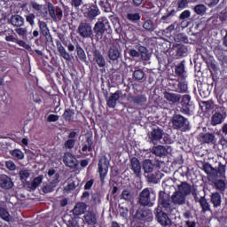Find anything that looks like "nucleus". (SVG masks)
<instances>
[{
  "instance_id": "nucleus-1",
  "label": "nucleus",
  "mask_w": 227,
  "mask_h": 227,
  "mask_svg": "<svg viewBox=\"0 0 227 227\" xmlns=\"http://www.w3.org/2000/svg\"><path fill=\"white\" fill-rule=\"evenodd\" d=\"M38 13H40L43 19H45L47 15H50L54 22H59V20L63 19V10L59 7L55 8L54 4L51 3L48 4V10L47 7L43 5L42 10H39Z\"/></svg>"
},
{
  "instance_id": "nucleus-2",
  "label": "nucleus",
  "mask_w": 227,
  "mask_h": 227,
  "mask_svg": "<svg viewBox=\"0 0 227 227\" xmlns=\"http://www.w3.org/2000/svg\"><path fill=\"white\" fill-rule=\"evenodd\" d=\"M83 17L89 20H95L100 15L101 12L96 4H86L82 9Z\"/></svg>"
},
{
  "instance_id": "nucleus-3",
  "label": "nucleus",
  "mask_w": 227,
  "mask_h": 227,
  "mask_svg": "<svg viewBox=\"0 0 227 227\" xmlns=\"http://www.w3.org/2000/svg\"><path fill=\"white\" fill-rule=\"evenodd\" d=\"M156 196L150 189H144L139 195V203L142 207H153V201H155Z\"/></svg>"
},
{
  "instance_id": "nucleus-4",
  "label": "nucleus",
  "mask_w": 227,
  "mask_h": 227,
  "mask_svg": "<svg viewBox=\"0 0 227 227\" xmlns=\"http://www.w3.org/2000/svg\"><path fill=\"white\" fill-rule=\"evenodd\" d=\"M172 127L176 130H182L185 132V130H189V120L184 117L181 114H174L172 117Z\"/></svg>"
},
{
  "instance_id": "nucleus-5",
  "label": "nucleus",
  "mask_w": 227,
  "mask_h": 227,
  "mask_svg": "<svg viewBox=\"0 0 227 227\" xmlns=\"http://www.w3.org/2000/svg\"><path fill=\"white\" fill-rule=\"evenodd\" d=\"M148 142L153 145H159L164 137V130L160 128H154L147 134Z\"/></svg>"
},
{
  "instance_id": "nucleus-6",
  "label": "nucleus",
  "mask_w": 227,
  "mask_h": 227,
  "mask_svg": "<svg viewBox=\"0 0 227 227\" xmlns=\"http://www.w3.org/2000/svg\"><path fill=\"white\" fill-rule=\"evenodd\" d=\"M78 34L82 38H91V36H93L91 24L86 21H82L78 27Z\"/></svg>"
},
{
  "instance_id": "nucleus-7",
  "label": "nucleus",
  "mask_w": 227,
  "mask_h": 227,
  "mask_svg": "<svg viewBox=\"0 0 227 227\" xmlns=\"http://www.w3.org/2000/svg\"><path fill=\"white\" fill-rule=\"evenodd\" d=\"M108 171H109V160L107 159V157L104 156L99 160V162H98V173H99V176L102 184H104V180H106V176H107Z\"/></svg>"
},
{
  "instance_id": "nucleus-8",
  "label": "nucleus",
  "mask_w": 227,
  "mask_h": 227,
  "mask_svg": "<svg viewBox=\"0 0 227 227\" xmlns=\"http://www.w3.org/2000/svg\"><path fill=\"white\" fill-rule=\"evenodd\" d=\"M156 219L161 226H171V219L168 216V215L162 212V208L160 206H158L155 209Z\"/></svg>"
},
{
  "instance_id": "nucleus-9",
  "label": "nucleus",
  "mask_w": 227,
  "mask_h": 227,
  "mask_svg": "<svg viewBox=\"0 0 227 227\" xmlns=\"http://www.w3.org/2000/svg\"><path fill=\"white\" fill-rule=\"evenodd\" d=\"M158 203L165 208L166 212L173 214V210H175V208L171 207V204L169 203V197L166 192H160Z\"/></svg>"
},
{
  "instance_id": "nucleus-10",
  "label": "nucleus",
  "mask_w": 227,
  "mask_h": 227,
  "mask_svg": "<svg viewBox=\"0 0 227 227\" xmlns=\"http://www.w3.org/2000/svg\"><path fill=\"white\" fill-rule=\"evenodd\" d=\"M181 113L183 114H192L194 113V106L191 105V96L184 95L183 97Z\"/></svg>"
},
{
  "instance_id": "nucleus-11",
  "label": "nucleus",
  "mask_w": 227,
  "mask_h": 227,
  "mask_svg": "<svg viewBox=\"0 0 227 227\" xmlns=\"http://www.w3.org/2000/svg\"><path fill=\"white\" fill-rule=\"evenodd\" d=\"M107 18L103 17L99 19V20L94 25V33L98 36H104V33H106V24H107Z\"/></svg>"
},
{
  "instance_id": "nucleus-12",
  "label": "nucleus",
  "mask_w": 227,
  "mask_h": 227,
  "mask_svg": "<svg viewBox=\"0 0 227 227\" xmlns=\"http://www.w3.org/2000/svg\"><path fill=\"white\" fill-rule=\"evenodd\" d=\"M173 149H171V146L169 145H157L153 147L151 150L152 153L153 155H156L157 157H164L165 155H168V153H171Z\"/></svg>"
},
{
  "instance_id": "nucleus-13",
  "label": "nucleus",
  "mask_w": 227,
  "mask_h": 227,
  "mask_svg": "<svg viewBox=\"0 0 227 227\" xmlns=\"http://www.w3.org/2000/svg\"><path fill=\"white\" fill-rule=\"evenodd\" d=\"M108 58L111 61H118L121 58V51L118 49V45L113 44L108 50Z\"/></svg>"
},
{
  "instance_id": "nucleus-14",
  "label": "nucleus",
  "mask_w": 227,
  "mask_h": 227,
  "mask_svg": "<svg viewBox=\"0 0 227 227\" xmlns=\"http://www.w3.org/2000/svg\"><path fill=\"white\" fill-rule=\"evenodd\" d=\"M92 56L93 62L96 63L99 68H104V67H106V59L100 51L95 50L92 53Z\"/></svg>"
},
{
  "instance_id": "nucleus-15",
  "label": "nucleus",
  "mask_w": 227,
  "mask_h": 227,
  "mask_svg": "<svg viewBox=\"0 0 227 227\" xmlns=\"http://www.w3.org/2000/svg\"><path fill=\"white\" fill-rule=\"evenodd\" d=\"M64 164L68 168H77L79 166V161L77 158L72 155L70 153H67L64 155Z\"/></svg>"
},
{
  "instance_id": "nucleus-16",
  "label": "nucleus",
  "mask_w": 227,
  "mask_h": 227,
  "mask_svg": "<svg viewBox=\"0 0 227 227\" xmlns=\"http://www.w3.org/2000/svg\"><path fill=\"white\" fill-rule=\"evenodd\" d=\"M164 98L169 102V104H178L182 100V95L176 94L171 91L164 92Z\"/></svg>"
},
{
  "instance_id": "nucleus-17",
  "label": "nucleus",
  "mask_w": 227,
  "mask_h": 227,
  "mask_svg": "<svg viewBox=\"0 0 227 227\" xmlns=\"http://www.w3.org/2000/svg\"><path fill=\"white\" fill-rule=\"evenodd\" d=\"M224 120H226V114L224 113L215 112L211 117V125H213V127L221 125Z\"/></svg>"
},
{
  "instance_id": "nucleus-18",
  "label": "nucleus",
  "mask_w": 227,
  "mask_h": 227,
  "mask_svg": "<svg viewBox=\"0 0 227 227\" xmlns=\"http://www.w3.org/2000/svg\"><path fill=\"white\" fill-rule=\"evenodd\" d=\"M185 195L181 193L180 192H175L172 196H171V200H172V203H174V205H184L185 203Z\"/></svg>"
},
{
  "instance_id": "nucleus-19",
  "label": "nucleus",
  "mask_w": 227,
  "mask_h": 227,
  "mask_svg": "<svg viewBox=\"0 0 227 227\" xmlns=\"http://www.w3.org/2000/svg\"><path fill=\"white\" fill-rule=\"evenodd\" d=\"M56 45L59 52V56L63 58L66 61H72V56H70V53H68V51H67V49L63 47V44H61V42L57 41Z\"/></svg>"
},
{
  "instance_id": "nucleus-20",
  "label": "nucleus",
  "mask_w": 227,
  "mask_h": 227,
  "mask_svg": "<svg viewBox=\"0 0 227 227\" xmlns=\"http://www.w3.org/2000/svg\"><path fill=\"white\" fill-rule=\"evenodd\" d=\"M200 139L201 143H207V145H215L217 143L215 136L212 133L201 134L200 135Z\"/></svg>"
},
{
  "instance_id": "nucleus-21",
  "label": "nucleus",
  "mask_w": 227,
  "mask_h": 227,
  "mask_svg": "<svg viewBox=\"0 0 227 227\" xmlns=\"http://www.w3.org/2000/svg\"><path fill=\"white\" fill-rule=\"evenodd\" d=\"M10 22L14 27H22L25 24V20L22 16L15 14L11 17Z\"/></svg>"
},
{
  "instance_id": "nucleus-22",
  "label": "nucleus",
  "mask_w": 227,
  "mask_h": 227,
  "mask_svg": "<svg viewBox=\"0 0 227 227\" xmlns=\"http://www.w3.org/2000/svg\"><path fill=\"white\" fill-rule=\"evenodd\" d=\"M118 100H120V90L115 91L107 99L108 107H111L112 109H114V107H116V102H118Z\"/></svg>"
},
{
  "instance_id": "nucleus-23",
  "label": "nucleus",
  "mask_w": 227,
  "mask_h": 227,
  "mask_svg": "<svg viewBox=\"0 0 227 227\" xmlns=\"http://www.w3.org/2000/svg\"><path fill=\"white\" fill-rule=\"evenodd\" d=\"M86 208H88V206H86V203L79 202L74 207L73 214L74 215H82V214L86 212Z\"/></svg>"
},
{
  "instance_id": "nucleus-24",
  "label": "nucleus",
  "mask_w": 227,
  "mask_h": 227,
  "mask_svg": "<svg viewBox=\"0 0 227 227\" xmlns=\"http://www.w3.org/2000/svg\"><path fill=\"white\" fill-rule=\"evenodd\" d=\"M0 187L3 189H12L13 187V182L8 176H3L0 179Z\"/></svg>"
},
{
  "instance_id": "nucleus-25",
  "label": "nucleus",
  "mask_w": 227,
  "mask_h": 227,
  "mask_svg": "<svg viewBox=\"0 0 227 227\" xmlns=\"http://www.w3.org/2000/svg\"><path fill=\"white\" fill-rule=\"evenodd\" d=\"M131 169L137 176H139L141 173V163L137 158L131 160Z\"/></svg>"
},
{
  "instance_id": "nucleus-26",
  "label": "nucleus",
  "mask_w": 227,
  "mask_h": 227,
  "mask_svg": "<svg viewBox=\"0 0 227 227\" xmlns=\"http://www.w3.org/2000/svg\"><path fill=\"white\" fill-rule=\"evenodd\" d=\"M177 187V192H180L184 196H188V194H191V185H189V184H187L186 182L181 183V184H179Z\"/></svg>"
},
{
  "instance_id": "nucleus-27",
  "label": "nucleus",
  "mask_w": 227,
  "mask_h": 227,
  "mask_svg": "<svg viewBox=\"0 0 227 227\" xmlns=\"http://www.w3.org/2000/svg\"><path fill=\"white\" fill-rule=\"evenodd\" d=\"M85 222L87 224H90V226H93L97 224V215L93 212H89L85 216H84Z\"/></svg>"
},
{
  "instance_id": "nucleus-28",
  "label": "nucleus",
  "mask_w": 227,
  "mask_h": 227,
  "mask_svg": "<svg viewBox=\"0 0 227 227\" xmlns=\"http://www.w3.org/2000/svg\"><path fill=\"white\" fill-rule=\"evenodd\" d=\"M221 194L219 192H215L211 195V203L217 208V207H221Z\"/></svg>"
},
{
  "instance_id": "nucleus-29",
  "label": "nucleus",
  "mask_w": 227,
  "mask_h": 227,
  "mask_svg": "<svg viewBox=\"0 0 227 227\" xmlns=\"http://www.w3.org/2000/svg\"><path fill=\"white\" fill-rule=\"evenodd\" d=\"M138 51L140 52L143 61L150 60L151 56H150V53L148 52V49H146V47L139 46Z\"/></svg>"
},
{
  "instance_id": "nucleus-30",
  "label": "nucleus",
  "mask_w": 227,
  "mask_h": 227,
  "mask_svg": "<svg viewBox=\"0 0 227 227\" xmlns=\"http://www.w3.org/2000/svg\"><path fill=\"white\" fill-rule=\"evenodd\" d=\"M0 217L4 221H6V223H10L13 219V217H12V215H10L8 210H6L5 208H3V207H0Z\"/></svg>"
},
{
  "instance_id": "nucleus-31",
  "label": "nucleus",
  "mask_w": 227,
  "mask_h": 227,
  "mask_svg": "<svg viewBox=\"0 0 227 227\" xmlns=\"http://www.w3.org/2000/svg\"><path fill=\"white\" fill-rule=\"evenodd\" d=\"M154 165L150 160H144L143 169L145 173H152L153 171Z\"/></svg>"
},
{
  "instance_id": "nucleus-32",
  "label": "nucleus",
  "mask_w": 227,
  "mask_h": 227,
  "mask_svg": "<svg viewBox=\"0 0 227 227\" xmlns=\"http://www.w3.org/2000/svg\"><path fill=\"white\" fill-rule=\"evenodd\" d=\"M38 24H39V28H40L42 35L43 36H49L51 32L49 31L47 23H45L44 21L39 20Z\"/></svg>"
},
{
  "instance_id": "nucleus-33",
  "label": "nucleus",
  "mask_w": 227,
  "mask_h": 227,
  "mask_svg": "<svg viewBox=\"0 0 227 227\" xmlns=\"http://www.w3.org/2000/svg\"><path fill=\"white\" fill-rule=\"evenodd\" d=\"M74 116H75V112L72 109H67L65 110L62 117L66 121H72L74 120Z\"/></svg>"
},
{
  "instance_id": "nucleus-34",
  "label": "nucleus",
  "mask_w": 227,
  "mask_h": 227,
  "mask_svg": "<svg viewBox=\"0 0 227 227\" xmlns=\"http://www.w3.org/2000/svg\"><path fill=\"white\" fill-rule=\"evenodd\" d=\"M131 102H133V104H137V106H145V104H146V97L143 95L137 96L131 98Z\"/></svg>"
},
{
  "instance_id": "nucleus-35",
  "label": "nucleus",
  "mask_w": 227,
  "mask_h": 227,
  "mask_svg": "<svg viewBox=\"0 0 227 227\" xmlns=\"http://www.w3.org/2000/svg\"><path fill=\"white\" fill-rule=\"evenodd\" d=\"M214 185L217 191H226V182L223 179H218L214 182Z\"/></svg>"
},
{
  "instance_id": "nucleus-36",
  "label": "nucleus",
  "mask_w": 227,
  "mask_h": 227,
  "mask_svg": "<svg viewBox=\"0 0 227 227\" xmlns=\"http://www.w3.org/2000/svg\"><path fill=\"white\" fill-rule=\"evenodd\" d=\"M143 27L145 29V31H155V23H153L152 20H147L143 24Z\"/></svg>"
},
{
  "instance_id": "nucleus-37",
  "label": "nucleus",
  "mask_w": 227,
  "mask_h": 227,
  "mask_svg": "<svg viewBox=\"0 0 227 227\" xmlns=\"http://www.w3.org/2000/svg\"><path fill=\"white\" fill-rule=\"evenodd\" d=\"M193 10L197 15H205L207 12V6H205V4H197Z\"/></svg>"
},
{
  "instance_id": "nucleus-38",
  "label": "nucleus",
  "mask_w": 227,
  "mask_h": 227,
  "mask_svg": "<svg viewBox=\"0 0 227 227\" xmlns=\"http://www.w3.org/2000/svg\"><path fill=\"white\" fill-rule=\"evenodd\" d=\"M126 19H128L129 22H137L141 20V15L139 13H128Z\"/></svg>"
},
{
  "instance_id": "nucleus-39",
  "label": "nucleus",
  "mask_w": 227,
  "mask_h": 227,
  "mask_svg": "<svg viewBox=\"0 0 227 227\" xmlns=\"http://www.w3.org/2000/svg\"><path fill=\"white\" fill-rule=\"evenodd\" d=\"M11 155L13 159H17L18 160H22V159H24V153L19 149L12 151Z\"/></svg>"
},
{
  "instance_id": "nucleus-40",
  "label": "nucleus",
  "mask_w": 227,
  "mask_h": 227,
  "mask_svg": "<svg viewBox=\"0 0 227 227\" xmlns=\"http://www.w3.org/2000/svg\"><path fill=\"white\" fill-rule=\"evenodd\" d=\"M175 72L176 75H184L185 74V64L184 61L176 67Z\"/></svg>"
},
{
  "instance_id": "nucleus-41",
  "label": "nucleus",
  "mask_w": 227,
  "mask_h": 227,
  "mask_svg": "<svg viewBox=\"0 0 227 227\" xmlns=\"http://www.w3.org/2000/svg\"><path fill=\"white\" fill-rule=\"evenodd\" d=\"M200 205L203 212H208V210H210V204H208V202L207 201V199H205L204 197L200 198Z\"/></svg>"
},
{
  "instance_id": "nucleus-42",
  "label": "nucleus",
  "mask_w": 227,
  "mask_h": 227,
  "mask_svg": "<svg viewBox=\"0 0 227 227\" xmlns=\"http://www.w3.org/2000/svg\"><path fill=\"white\" fill-rule=\"evenodd\" d=\"M29 176H31V172H29V170L22 169L20 171V177L21 182H27Z\"/></svg>"
},
{
  "instance_id": "nucleus-43",
  "label": "nucleus",
  "mask_w": 227,
  "mask_h": 227,
  "mask_svg": "<svg viewBox=\"0 0 227 227\" xmlns=\"http://www.w3.org/2000/svg\"><path fill=\"white\" fill-rule=\"evenodd\" d=\"M43 182V176H39L35 177L32 183H31V188L32 189H36L37 187L40 186V184Z\"/></svg>"
},
{
  "instance_id": "nucleus-44",
  "label": "nucleus",
  "mask_w": 227,
  "mask_h": 227,
  "mask_svg": "<svg viewBox=\"0 0 227 227\" xmlns=\"http://www.w3.org/2000/svg\"><path fill=\"white\" fill-rule=\"evenodd\" d=\"M133 76L136 81H143L145 79V72L141 69L136 70Z\"/></svg>"
},
{
  "instance_id": "nucleus-45",
  "label": "nucleus",
  "mask_w": 227,
  "mask_h": 227,
  "mask_svg": "<svg viewBox=\"0 0 227 227\" xmlns=\"http://www.w3.org/2000/svg\"><path fill=\"white\" fill-rule=\"evenodd\" d=\"M15 31L17 35H19V36H22V38H26V36H27V28L26 27H17Z\"/></svg>"
},
{
  "instance_id": "nucleus-46",
  "label": "nucleus",
  "mask_w": 227,
  "mask_h": 227,
  "mask_svg": "<svg viewBox=\"0 0 227 227\" xmlns=\"http://www.w3.org/2000/svg\"><path fill=\"white\" fill-rule=\"evenodd\" d=\"M187 83L185 82H180L178 83V89L176 90L177 93H187Z\"/></svg>"
},
{
  "instance_id": "nucleus-47",
  "label": "nucleus",
  "mask_w": 227,
  "mask_h": 227,
  "mask_svg": "<svg viewBox=\"0 0 227 227\" xmlns=\"http://www.w3.org/2000/svg\"><path fill=\"white\" fill-rule=\"evenodd\" d=\"M54 189H56V186L50 182L49 184L43 187V192H44V194H49V192H52Z\"/></svg>"
},
{
  "instance_id": "nucleus-48",
  "label": "nucleus",
  "mask_w": 227,
  "mask_h": 227,
  "mask_svg": "<svg viewBox=\"0 0 227 227\" xmlns=\"http://www.w3.org/2000/svg\"><path fill=\"white\" fill-rule=\"evenodd\" d=\"M203 171H205L207 173V175H214V173H215V168H213L212 165L210 164H205L203 166Z\"/></svg>"
},
{
  "instance_id": "nucleus-49",
  "label": "nucleus",
  "mask_w": 227,
  "mask_h": 227,
  "mask_svg": "<svg viewBox=\"0 0 227 227\" xmlns=\"http://www.w3.org/2000/svg\"><path fill=\"white\" fill-rule=\"evenodd\" d=\"M121 199L125 200L126 201H130L132 200V193L129 190H124L121 192Z\"/></svg>"
},
{
  "instance_id": "nucleus-50",
  "label": "nucleus",
  "mask_w": 227,
  "mask_h": 227,
  "mask_svg": "<svg viewBox=\"0 0 227 227\" xmlns=\"http://www.w3.org/2000/svg\"><path fill=\"white\" fill-rule=\"evenodd\" d=\"M217 173L222 178H226V167L223 164H220L217 168Z\"/></svg>"
},
{
  "instance_id": "nucleus-51",
  "label": "nucleus",
  "mask_w": 227,
  "mask_h": 227,
  "mask_svg": "<svg viewBox=\"0 0 227 227\" xmlns=\"http://www.w3.org/2000/svg\"><path fill=\"white\" fill-rule=\"evenodd\" d=\"M64 146L67 150H72V148H74V146H75V140L69 138L67 141L65 142Z\"/></svg>"
},
{
  "instance_id": "nucleus-52",
  "label": "nucleus",
  "mask_w": 227,
  "mask_h": 227,
  "mask_svg": "<svg viewBox=\"0 0 227 227\" xmlns=\"http://www.w3.org/2000/svg\"><path fill=\"white\" fill-rule=\"evenodd\" d=\"M71 6L74 10H79L82 6V0H71Z\"/></svg>"
},
{
  "instance_id": "nucleus-53",
  "label": "nucleus",
  "mask_w": 227,
  "mask_h": 227,
  "mask_svg": "<svg viewBox=\"0 0 227 227\" xmlns=\"http://www.w3.org/2000/svg\"><path fill=\"white\" fill-rule=\"evenodd\" d=\"M188 4L189 1L187 0H178L177 8L178 10H184V8H187Z\"/></svg>"
},
{
  "instance_id": "nucleus-54",
  "label": "nucleus",
  "mask_w": 227,
  "mask_h": 227,
  "mask_svg": "<svg viewBox=\"0 0 227 227\" xmlns=\"http://www.w3.org/2000/svg\"><path fill=\"white\" fill-rule=\"evenodd\" d=\"M35 19H36V16L33 13H29L26 16V20L30 26H35Z\"/></svg>"
},
{
  "instance_id": "nucleus-55",
  "label": "nucleus",
  "mask_w": 227,
  "mask_h": 227,
  "mask_svg": "<svg viewBox=\"0 0 227 227\" xmlns=\"http://www.w3.org/2000/svg\"><path fill=\"white\" fill-rule=\"evenodd\" d=\"M5 166L9 171H15L17 169V165L12 160H8L5 162Z\"/></svg>"
},
{
  "instance_id": "nucleus-56",
  "label": "nucleus",
  "mask_w": 227,
  "mask_h": 227,
  "mask_svg": "<svg viewBox=\"0 0 227 227\" xmlns=\"http://www.w3.org/2000/svg\"><path fill=\"white\" fill-rule=\"evenodd\" d=\"M50 183L56 187L59 184V174H55L52 177H50Z\"/></svg>"
},
{
  "instance_id": "nucleus-57",
  "label": "nucleus",
  "mask_w": 227,
  "mask_h": 227,
  "mask_svg": "<svg viewBox=\"0 0 227 227\" xmlns=\"http://www.w3.org/2000/svg\"><path fill=\"white\" fill-rule=\"evenodd\" d=\"M189 17H191V11L185 10L180 14L179 19L180 20H185V19H189Z\"/></svg>"
},
{
  "instance_id": "nucleus-58",
  "label": "nucleus",
  "mask_w": 227,
  "mask_h": 227,
  "mask_svg": "<svg viewBox=\"0 0 227 227\" xmlns=\"http://www.w3.org/2000/svg\"><path fill=\"white\" fill-rule=\"evenodd\" d=\"M174 40H175L176 42H178V43H180V42H185V41L187 40V36L184 35V34H177V35L175 36Z\"/></svg>"
},
{
  "instance_id": "nucleus-59",
  "label": "nucleus",
  "mask_w": 227,
  "mask_h": 227,
  "mask_svg": "<svg viewBox=\"0 0 227 227\" xmlns=\"http://www.w3.org/2000/svg\"><path fill=\"white\" fill-rule=\"evenodd\" d=\"M74 189H75V183L72 182L64 187V192H68L70 191H74Z\"/></svg>"
},
{
  "instance_id": "nucleus-60",
  "label": "nucleus",
  "mask_w": 227,
  "mask_h": 227,
  "mask_svg": "<svg viewBox=\"0 0 227 227\" xmlns=\"http://www.w3.org/2000/svg\"><path fill=\"white\" fill-rule=\"evenodd\" d=\"M16 43L20 45V47H23L24 49H31V46H29V44L26 43V42L22 40L17 39Z\"/></svg>"
},
{
  "instance_id": "nucleus-61",
  "label": "nucleus",
  "mask_w": 227,
  "mask_h": 227,
  "mask_svg": "<svg viewBox=\"0 0 227 227\" xmlns=\"http://www.w3.org/2000/svg\"><path fill=\"white\" fill-rule=\"evenodd\" d=\"M77 55L79 56L80 59H86V53L82 48H77Z\"/></svg>"
},
{
  "instance_id": "nucleus-62",
  "label": "nucleus",
  "mask_w": 227,
  "mask_h": 227,
  "mask_svg": "<svg viewBox=\"0 0 227 227\" xmlns=\"http://www.w3.org/2000/svg\"><path fill=\"white\" fill-rule=\"evenodd\" d=\"M30 4H31L32 8L34 10H35L36 12H40V10H42V7L43 6L36 2H31Z\"/></svg>"
},
{
  "instance_id": "nucleus-63",
  "label": "nucleus",
  "mask_w": 227,
  "mask_h": 227,
  "mask_svg": "<svg viewBox=\"0 0 227 227\" xmlns=\"http://www.w3.org/2000/svg\"><path fill=\"white\" fill-rule=\"evenodd\" d=\"M88 144H85L82 148V152H91L92 148H91V142L87 141Z\"/></svg>"
},
{
  "instance_id": "nucleus-64",
  "label": "nucleus",
  "mask_w": 227,
  "mask_h": 227,
  "mask_svg": "<svg viewBox=\"0 0 227 227\" xmlns=\"http://www.w3.org/2000/svg\"><path fill=\"white\" fill-rule=\"evenodd\" d=\"M58 120H59V115L56 114H50L47 118V121L50 122L58 121Z\"/></svg>"
}]
</instances>
